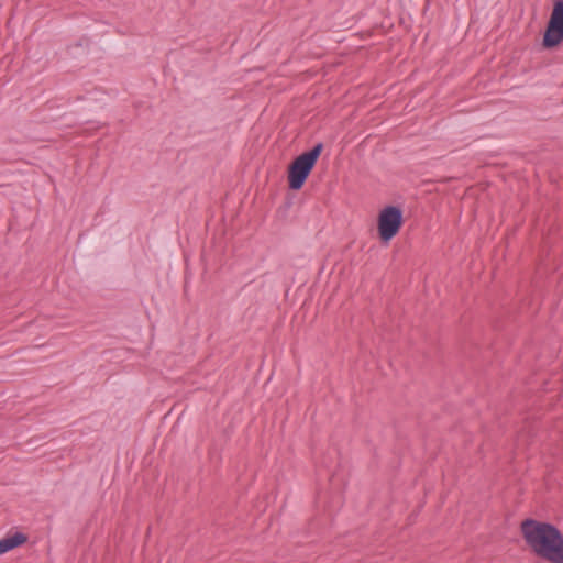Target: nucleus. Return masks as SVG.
<instances>
[{
	"mask_svg": "<svg viewBox=\"0 0 563 563\" xmlns=\"http://www.w3.org/2000/svg\"><path fill=\"white\" fill-rule=\"evenodd\" d=\"M563 43V0H553V8L547 23L542 46L547 49L558 47Z\"/></svg>",
	"mask_w": 563,
	"mask_h": 563,
	"instance_id": "nucleus-4",
	"label": "nucleus"
},
{
	"mask_svg": "<svg viewBox=\"0 0 563 563\" xmlns=\"http://www.w3.org/2000/svg\"><path fill=\"white\" fill-rule=\"evenodd\" d=\"M323 150V143H317L311 150L298 155L288 166V187L291 190H300Z\"/></svg>",
	"mask_w": 563,
	"mask_h": 563,
	"instance_id": "nucleus-2",
	"label": "nucleus"
},
{
	"mask_svg": "<svg viewBox=\"0 0 563 563\" xmlns=\"http://www.w3.org/2000/svg\"><path fill=\"white\" fill-rule=\"evenodd\" d=\"M27 541V536L23 532L15 531L0 540V555L15 548L23 545Z\"/></svg>",
	"mask_w": 563,
	"mask_h": 563,
	"instance_id": "nucleus-5",
	"label": "nucleus"
},
{
	"mask_svg": "<svg viewBox=\"0 0 563 563\" xmlns=\"http://www.w3.org/2000/svg\"><path fill=\"white\" fill-rule=\"evenodd\" d=\"M404 224L402 210L398 206H386L377 218V230L380 241L387 244L395 238Z\"/></svg>",
	"mask_w": 563,
	"mask_h": 563,
	"instance_id": "nucleus-3",
	"label": "nucleus"
},
{
	"mask_svg": "<svg viewBox=\"0 0 563 563\" xmlns=\"http://www.w3.org/2000/svg\"><path fill=\"white\" fill-rule=\"evenodd\" d=\"M520 532L537 558L548 563H563V532L555 525L527 518L520 523Z\"/></svg>",
	"mask_w": 563,
	"mask_h": 563,
	"instance_id": "nucleus-1",
	"label": "nucleus"
}]
</instances>
